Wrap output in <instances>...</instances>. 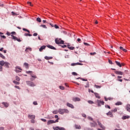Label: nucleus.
Masks as SVG:
<instances>
[{
    "mask_svg": "<svg viewBox=\"0 0 130 130\" xmlns=\"http://www.w3.org/2000/svg\"><path fill=\"white\" fill-rule=\"evenodd\" d=\"M16 70H20V71H22V69H21V67H16L15 68Z\"/></svg>",
    "mask_w": 130,
    "mask_h": 130,
    "instance_id": "obj_42",
    "label": "nucleus"
},
{
    "mask_svg": "<svg viewBox=\"0 0 130 130\" xmlns=\"http://www.w3.org/2000/svg\"><path fill=\"white\" fill-rule=\"evenodd\" d=\"M41 27H43V28H45V29L47 28V27H46V25H41Z\"/></svg>",
    "mask_w": 130,
    "mask_h": 130,
    "instance_id": "obj_47",
    "label": "nucleus"
},
{
    "mask_svg": "<svg viewBox=\"0 0 130 130\" xmlns=\"http://www.w3.org/2000/svg\"><path fill=\"white\" fill-rule=\"evenodd\" d=\"M94 123H90V125L91 127H95L97 125V123L93 121Z\"/></svg>",
    "mask_w": 130,
    "mask_h": 130,
    "instance_id": "obj_7",
    "label": "nucleus"
},
{
    "mask_svg": "<svg viewBox=\"0 0 130 130\" xmlns=\"http://www.w3.org/2000/svg\"><path fill=\"white\" fill-rule=\"evenodd\" d=\"M24 66L25 67L26 69H29V64L28 63L25 62Z\"/></svg>",
    "mask_w": 130,
    "mask_h": 130,
    "instance_id": "obj_22",
    "label": "nucleus"
},
{
    "mask_svg": "<svg viewBox=\"0 0 130 130\" xmlns=\"http://www.w3.org/2000/svg\"><path fill=\"white\" fill-rule=\"evenodd\" d=\"M88 102L89 103V104H93L94 102L92 101H88Z\"/></svg>",
    "mask_w": 130,
    "mask_h": 130,
    "instance_id": "obj_51",
    "label": "nucleus"
},
{
    "mask_svg": "<svg viewBox=\"0 0 130 130\" xmlns=\"http://www.w3.org/2000/svg\"><path fill=\"white\" fill-rule=\"evenodd\" d=\"M41 120H42V121H44V122H46V119L43 118L41 119Z\"/></svg>",
    "mask_w": 130,
    "mask_h": 130,
    "instance_id": "obj_53",
    "label": "nucleus"
},
{
    "mask_svg": "<svg viewBox=\"0 0 130 130\" xmlns=\"http://www.w3.org/2000/svg\"><path fill=\"white\" fill-rule=\"evenodd\" d=\"M30 118H31V119H35V115H31Z\"/></svg>",
    "mask_w": 130,
    "mask_h": 130,
    "instance_id": "obj_37",
    "label": "nucleus"
},
{
    "mask_svg": "<svg viewBox=\"0 0 130 130\" xmlns=\"http://www.w3.org/2000/svg\"><path fill=\"white\" fill-rule=\"evenodd\" d=\"M0 130H5V127H0Z\"/></svg>",
    "mask_w": 130,
    "mask_h": 130,
    "instance_id": "obj_63",
    "label": "nucleus"
},
{
    "mask_svg": "<svg viewBox=\"0 0 130 130\" xmlns=\"http://www.w3.org/2000/svg\"><path fill=\"white\" fill-rule=\"evenodd\" d=\"M82 115L83 117H85V118L87 117V116L85 114H82Z\"/></svg>",
    "mask_w": 130,
    "mask_h": 130,
    "instance_id": "obj_57",
    "label": "nucleus"
},
{
    "mask_svg": "<svg viewBox=\"0 0 130 130\" xmlns=\"http://www.w3.org/2000/svg\"><path fill=\"white\" fill-rule=\"evenodd\" d=\"M67 106H68V107H70V108H72V109H74V108H75V107L74 106V105L69 103H67Z\"/></svg>",
    "mask_w": 130,
    "mask_h": 130,
    "instance_id": "obj_11",
    "label": "nucleus"
},
{
    "mask_svg": "<svg viewBox=\"0 0 130 130\" xmlns=\"http://www.w3.org/2000/svg\"><path fill=\"white\" fill-rule=\"evenodd\" d=\"M54 26L55 28V29H58V28H59V27L57 26V25L56 24H55Z\"/></svg>",
    "mask_w": 130,
    "mask_h": 130,
    "instance_id": "obj_50",
    "label": "nucleus"
},
{
    "mask_svg": "<svg viewBox=\"0 0 130 130\" xmlns=\"http://www.w3.org/2000/svg\"><path fill=\"white\" fill-rule=\"evenodd\" d=\"M126 109H127V111L130 112V105H127Z\"/></svg>",
    "mask_w": 130,
    "mask_h": 130,
    "instance_id": "obj_28",
    "label": "nucleus"
},
{
    "mask_svg": "<svg viewBox=\"0 0 130 130\" xmlns=\"http://www.w3.org/2000/svg\"><path fill=\"white\" fill-rule=\"evenodd\" d=\"M128 118H129V116H123L122 117V119H123V120H124L125 119H128Z\"/></svg>",
    "mask_w": 130,
    "mask_h": 130,
    "instance_id": "obj_15",
    "label": "nucleus"
},
{
    "mask_svg": "<svg viewBox=\"0 0 130 130\" xmlns=\"http://www.w3.org/2000/svg\"><path fill=\"white\" fill-rule=\"evenodd\" d=\"M75 128L77 129H81V126L80 125H75Z\"/></svg>",
    "mask_w": 130,
    "mask_h": 130,
    "instance_id": "obj_23",
    "label": "nucleus"
},
{
    "mask_svg": "<svg viewBox=\"0 0 130 130\" xmlns=\"http://www.w3.org/2000/svg\"><path fill=\"white\" fill-rule=\"evenodd\" d=\"M88 119L89 120H92V121H93V119L92 118V117H88Z\"/></svg>",
    "mask_w": 130,
    "mask_h": 130,
    "instance_id": "obj_55",
    "label": "nucleus"
},
{
    "mask_svg": "<svg viewBox=\"0 0 130 130\" xmlns=\"http://www.w3.org/2000/svg\"><path fill=\"white\" fill-rule=\"evenodd\" d=\"M33 104H34V105H38V104L37 103V102H34Z\"/></svg>",
    "mask_w": 130,
    "mask_h": 130,
    "instance_id": "obj_58",
    "label": "nucleus"
},
{
    "mask_svg": "<svg viewBox=\"0 0 130 130\" xmlns=\"http://www.w3.org/2000/svg\"><path fill=\"white\" fill-rule=\"evenodd\" d=\"M45 48H46V46H42L39 49V51L41 52L43 50V49H45Z\"/></svg>",
    "mask_w": 130,
    "mask_h": 130,
    "instance_id": "obj_14",
    "label": "nucleus"
},
{
    "mask_svg": "<svg viewBox=\"0 0 130 130\" xmlns=\"http://www.w3.org/2000/svg\"><path fill=\"white\" fill-rule=\"evenodd\" d=\"M5 63H6V62H5V61L4 60L0 61V66H1L2 67H4Z\"/></svg>",
    "mask_w": 130,
    "mask_h": 130,
    "instance_id": "obj_16",
    "label": "nucleus"
},
{
    "mask_svg": "<svg viewBox=\"0 0 130 130\" xmlns=\"http://www.w3.org/2000/svg\"><path fill=\"white\" fill-rule=\"evenodd\" d=\"M47 47L48 48H50V49H53L54 50H56V48L54 47H53V46H52V45H47Z\"/></svg>",
    "mask_w": 130,
    "mask_h": 130,
    "instance_id": "obj_9",
    "label": "nucleus"
},
{
    "mask_svg": "<svg viewBox=\"0 0 130 130\" xmlns=\"http://www.w3.org/2000/svg\"><path fill=\"white\" fill-rule=\"evenodd\" d=\"M120 49L121 50H123V51H124V52H126L127 51V50L126 49H123V47H120Z\"/></svg>",
    "mask_w": 130,
    "mask_h": 130,
    "instance_id": "obj_25",
    "label": "nucleus"
},
{
    "mask_svg": "<svg viewBox=\"0 0 130 130\" xmlns=\"http://www.w3.org/2000/svg\"><path fill=\"white\" fill-rule=\"evenodd\" d=\"M67 46L71 50H74L75 49V47H71L70 45H68Z\"/></svg>",
    "mask_w": 130,
    "mask_h": 130,
    "instance_id": "obj_17",
    "label": "nucleus"
},
{
    "mask_svg": "<svg viewBox=\"0 0 130 130\" xmlns=\"http://www.w3.org/2000/svg\"><path fill=\"white\" fill-rule=\"evenodd\" d=\"M15 88H16V89H20V87H19V86L16 85V86H15Z\"/></svg>",
    "mask_w": 130,
    "mask_h": 130,
    "instance_id": "obj_61",
    "label": "nucleus"
},
{
    "mask_svg": "<svg viewBox=\"0 0 130 130\" xmlns=\"http://www.w3.org/2000/svg\"><path fill=\"white\" fill-rule=\"evenodd\" d=\"M105 107L106 108H109V109H110L111 108L110 106H109L108 105H105Z\"/></svg>",
    "mask_w": 130,
    "mask_h": 130,
    "instance_id": "obj_48",
    "label": "nucleus"
},
{
    "mask_svg": "<svg viewBox=\"0 0 130 130\" xmlns=\"http://www.w3.org/2000/svg\"><path fill=\"white\" fill-rule=\"evenodd\" d=\"M11 36H12V39H14V40H17V37H15V36H13V35H11Z\"/></svg>",
    "mask_w": 130,
    "mask_h": 130,
    "instance_id": "obj_35",
    "label": "nucleus"
},
{
    "mask_svg": "<svg viewBox=\"0 0 130 130\" xmlns=\"http://www.w3.org/2000/svg\"><path fill=\"white\" fill-rule=\"evenodd\" d=\"M24 36H32V35L30 34H24Z\"/></svg>",
    "mask_w": 130,
    "mask_h": 130,
    "instance_id": "obj_41",
    "label": "nucleus"
},
{
    "mask_svg": "<svg viewBox=\"0 0 130 130\" xmlns=\"http://www.w3.org/2000/svg\"><path fill=\"white\" fill-rule=\"evenodd\" d=\"M9 64H10L9 62H5V67H6L7 69H9V68H10V66H9Z\"/></svg>",
    "mask_w": 130,
    "mask_h": 130,
    "instance_id": "obj_21",
    "label": "nucleus"
},
{
    "mask_svg": "<svg viewBox=\"0 0 130 130\" xmlns=\"http://www.w3.org/2000/svg\"><path fill=\"white\" fill-rule=\"evenodd\" d=\"M60 43L59 44H63L64 43V41H63V40H60Z\"/></svg>",
    "mask_w": 130,
    "mask_h": 130,
    "instance_id": "obj_46",
    "label": "nucleus"
},
{
    "mask_svg": "<svg viewBox=\"0 0 130 130\" xmlns=\"http://www.w3.org/2000/svg\"><path fill=\"white\" fill-rule=\"evenodd\" d=\"M114 73H116V75H120L121 76L123 75V73H122L121 71H115Z\"/></svg>",
    "mask_w": 130,
    "mask_h": 130,
    "instance_id": "obj_13",
    "label": "nucleus"
},
{
    "mask_svg": "<svg viewBox=\"0 0 130 130\" xmlns=\"http://www.w3.org/2000/svg\"><path fill=\"white\" fill-rule=\"evenodd\" d=\"M112 112L115 113L116 111H117V109L115 108L114 110H111Z\"/></svg>",
    "mask_w": 130,
    "mask_h": 130,
    "instance_id": "obj_39",
    "label": "nucleus"
},
{
    "mask_svg": "<svg viewBox=\"0 0 130 130\" xmlns=\"http://www.w3.org/2000/svg\"><path fill=\"white\" fill-rule=\"evenodd\" d=\"M115 62H116L117 66L119 67V68H121V63H120V62H118L117 61H115Z\"/></svg>",
    "mask_w": 130,
    "mask_h": 130,
    "instance_id": "obj_20",
    "label": "nucleus"
},
{
    "mask_svg": "<svg viewBox=\"0 0 130 130\" xmlns=\"http://www.w3.org/2000/svg\"><path fill=\"white\" fill-rule=\"evenodd\" d=\"M27 4H28V5H29V6H32V3H31V2H28Z\"/></svg>",
    "mask_w": 130,
    "mask_h": 130,
    "instance_id": "obj_62",
    "label": "nucleus"
},
{
    "mask_svg": "<svg viewBox=\"0 0 130 130\" xmlns=\"http://www.w3.org/2000/svg\"><path fill=\"white\" fill-rule=\"evenodd\" d=\"M26 83L28 86H30V87H35L36 86L34 83L30 81H26Z\"/></svg>",
    "mask_w": 130,
    "mask_h": 130,
    "instance_id": "obj_2",
    "label": "nucleus"
},
{
    "mask_svg": "<svg viewBox=\"0 0 130 130\" xmlns=\"http://www.w3.org/2000/svg\"><path fill=\"white\" fill-rule=\"evenodd\" d=\"M0 57H1L2 58H3V59H5L6 58V57L4 56L3 54H2L1 52H0Z\"/></svg>",
    "mask_w": 130,
    "mask_h": 130,
    "instance_id": "obj_30",
    "label": "nucleus"
},
{
    "mask_svg": "<svg viewBox=\"0 0 130 130\" xmlns=\"http://www.w3.org/2000/svg\"><path fill=\"white\" fill-rule=\"evenodd\" d=\"M83 44H84V45H85V46H90V44H89L87 43L84 42Z\"/></svg>",
    "mask_w": 130,
    "mask_h": 130,
    "instance_id": "obj_45",
    "label": "nucleus"
},
{
    "mask_svg": "<svg viewBox=\"0 0 130 130\" xmlns=\"http://www.w3.org/2000/svg\"><path fill=\"white\" fill-rule=\"evenodd\" d=\"M90 87V84H89V82H87L86 85L85 86V88H89Z\"/></svg>",
    "mask_w": 130,
    "mask_h": 130,
    "instance_id": "obj_32",
    "label": "nucleus"
},
{
    "mask_svg": "<svg viewBox=\"0 0 130 130\" xmlns=\"http://www.w3.org/2000/svg\"><path fill=\"white\" fill-rule=\"evenodd\" d=\"M1 37L3 38L4 39H6V38H7V37H6V36H1Z\"/></svg>",
    "mask_w": 130,
    "mask_h": 130,
    "instance_id": "obj_60",
    "label": "nucleus"
},
{
    "mask_svg": "<svg viewBox=\"0 0 130 130\" xmlns=\"http://www.w3.org/2000/svg\"><path fill=\"white\" fill-rule=\"evenodd\" d=\"M60 40H61V39H58V38L56 39L55 40V42L56 44H59L60 42Z\"/></svg>",
    "mask_w": 130,
    "mask_h": 130,
    "instance_id": "obj_12",
    "label": "nucleus"
},
{
    "mask_svg": "<svg viewBox=\"0 0 130 130\" xmlns=\"http://www.w3.org/2000/svg\"><path fill=\"white\" fill-rule=\"evenodd\" d=\"M73 101L77 102V101H81V99L78 97H75L73 99Z\"/></svg>",
    "mask_w": 130,
    "mask_h": 130,
    "instance_id": "obj_10",
    "label": "nucleus"
},
{
    "mask_svg": "<svg viewBox=\"0 0 130 130\" xmlns=\"http://www.w3.org/2000/svg\"><path fill=\"white\" fill-rule=\"evenodd\" d=\"M37 22H39V23H41V19L40 18H39V17H38V18H37Z\"/></svg>",
    "mask_w": 130,
    "mask_h": 130,
    "instance_id": "obj_36",
    "label": "nucleus"
},
{
    "mask_svg": "<svg viewBox=\"0 0 130 130\" xmlns=\"http://www.w3.org/2000/svg\"><path fill=\"white\" fill-rule=\"evenodd\" d=\"M53 58V57H48V56H45V59L48 60V59H52Z\"/></svg>",
    "mask_w": 130,
    "mask_h": 130,
    "instance_id": "obj_27",
    "label": "nucleus"
},
{
    "mask_svg": "<svg viewBox=\"0 0 130 130\" xmlns=\"http://www.w3.org/2000/svg\"><path fill=\"white\" fill-rule=\"evenodd\" d=\"M14 84H15V85H20V82H17L15 80L13 81Z\"/></svg>",
    "mask_w": 130,
    "mask_h": 130,
    "instance_id": "obj_33",
    "label": "nucleus"
},
{
    "mask_svg": "<svg viewBox=\"0 0 130 130\" xmlns=\"http://www.w3.org/2000/svg\"><path fill=\"white\" fill-rule=\"evenodd\" d=\"M94 94L96 98H98V99H100V96L98 93L94 92Z\"/></svg>",
    "mask_w": 130,
    "mask_h": 130,
    "instance_id": "obj_26",
    "label": "nucleus"
},
{
    "mask_svg": "<svg viewBox=\"0 0 130 130\" xmlns=\"http://www.w3.org/2000/svg\"><path fill=\"white\" fill-rule=\"evenodd\" d=\"M15 72H16V73H21V71L16 69L15 70Z\"/></svg>",
    "mask_w": 130,
    "mask_h": 130,
    "instance_id": "obj_52",
    "label": "nucleus"
},
{
    "mask_svg": "<svg viewBox=\"0 0 130 130\" xmlns=\"http://www.w3.org/2000/svg\"><path fill=\"white\" fill-rule=\"evenodd\" d=\"M11 34H12V35H16V32H15V31H12V32H11Z\"/></svg>",
    "mask_w": 130,
    "mask_h": 130,
    "instance_id": "obj_59",
    "label": "nucleus"
},
{
    "mask_svg": "<svg viewBox=\"0 0 130 130\" xmlns=\"http://www.w3.org/2000/svg\"><path fill=\"white\" fill-rule=\"evenodd\" d=\"M54 130H66V129L62 127L56 126L53 127Z\"/></svg>",
    "mask_w": 130,
    "mask_h": 130,
    "instance_id": "obj_5",
    "label": "nucleus"
},
{
    "mask_svg": "<svg viewBox=\"0 0 130 130\" xmlns=\"http://www.w3.org/2000/svg\"><path fill=\"white\" fill-rule=\"evenodd\" d=\"M94 87H95V88L96 89H100V88H101V87H102V86H99V85H97L96 84L94 85Z\"/></svg>",
    "mask_w": 130,
    "mask_h": 130,
    "instance_id": "obj_31",
    "label": "nucleus"
},
{
    "mask_svg": "<svg viewBox=\"0 0 130 130\" xmlns=\"http://www.w3.org/2000/svg\"><path fill=\"white\" fill-rule=\"evenodd\" d=\"M97 102H98V106L99 107H100V106H101V104L102 105H104V101H100V100H97Z\"/></svg>",
    "mask_w": 130,
    "mask_h": 130,
    "instance_id": "obj_4",
    "label": "nucleus"
},
{
    "mask_svg": "<svg viewBox=\"0 0 130 130\" xmlns=\"http://www.w3.org/2000/svg\"><path fill=\"white\" fill-rule=\"evenodd\" d=\"M58 112L59 113V114H63L64 113H69L70 112V111H69V110L66 109H59L58 110Z\"/></svg>",
    "mask_w": 130,
    "mask_h": 130,
    "instance_id": "obj_1",
    "label": "nucleus"
},
{
    "mask_svg": "<svg viewBox=\"0 0 130 130\" xmlns=\"http://www.w3.org/2000/svg\"><path fill=\"white\" fill-rule=\"evenodd\" d=\"M52 123H55V122L53 120H49L47 122V125H49L50 124H52Z\"/></svg>",
    "mask_w": 130,
    "mask_h": 130,
    "instance_id": "obj_6",
    "label": "nucleus"
},
{
    "mask_svg": "<svg viewBox=\"0 0 130 130\" xmlns=\"http://www.w3.org/2000/svg\"><path fill=\"white\" fill-rule=\"evenodd\" d=\"M108 62L110 64H113V62H112V61H111V60L109 59Z\"/></svg>",
    "mask_w": 130,
    "mask_h": 130,
    "instance_id": "obj_44",
    "label": "nucleus"
},
{
    "mask_svg": "<svg viewBox=\"0 0 130 130\" xmlns=\"http://www.w3.org/2000/svg\"><path fill=\"white\" fill-rule=\"evenodd\" d=\"M106 115L108 116H110V117H113V114H112V112L109 111V112L106 113Z\"/></svg>",
    "mask_w": 130,
    "mask_h": 130,
    "instance_id": "obj_8",
    "label": "nucleus"
},
{
    "mask_svg": "<svg viewBox=\"0 0 130 130\" xmlns=\"http://www.w3.org/2000/svg\"><path fill=\"white\" fill-rule=\"evenodd\" d=\"M15 79L16 81H17L18 82H20V77H19L18 76H16Z\"/></svg>",
    "mask_w": 130,
    "mask_h": 130,
    "instance_id": "obj_34",
    "label": "nucleus"
},
{
    "mask_svg": "<svg viewBox=\"0 0 130 130\" xmlns=\"http://www.w3.org/2000/svg\"><path fill=\"white\" fill-rule=\"evenodd\" d=\"M23 31H26V32H28V33H30V30L26 29V28H23Z\"/></svg>",
    "mask_w": 130,
    "mask_h": 130,
    "instance_id": "obj_40",
    "label": "nucleus"
},
{
    "mask_svg": "<svg viewBox=\"0 0 130 130\" xmlns=\"http://www.w3.org/2000/svg\"><path fill=\"white\" fill-rule=\"evenodd\" d=\"M90 55H95L96 54V52H93L90 53Z\"/></svg>",
    "mask_w": 130,
    "mask_h": 130,
    "instance_id": "obj_54",
    "label": "nucleus"
},
{
    "mask_svg": "<svg viewBox=\"0 0 130 130\" xmlns=\"http://www.w3.org/2000/svg\"><path fill=\"white\" fill-rule=\"evenodd\" d=\"M72 75L73 76H78V73H77L76 72H72Z\"/></svg>",
    "mask_w": 130,
    "mask_h": 130,
    "instance_id": "obj_43",
    "label": "nucleus"
},
{
    "mask_svg": "<svg viewBox=\"0 0 130 130\" xmlns=\"http://www.w3.org/2000/svg\"><path fill=\"white\" fill-rule=\"evenodd\" d=\"M97 122L98 123V125H99L101 128H102L103 129H105V126L103 125L102 123H101V122L99 121V120H98Z\"/></svg>",
    "mask_w": 130,
    "mask_h": 130,
    "instance_id": "obj_3",
    "label": "nucleus"
},
{
    "mask_svg": "<svg viewBox=\"0 0 130 130\" xmlns=\"http://www.w3.org/2000/svg\"><path fill=\"white\" fill-rule=\"evenodd\" d=\"M25 51L28 52V51H32V49L30 47L26 48L25 49Z\"/></svg>",
    "mask_w": 130,
    "mask_h": 130,
    "instance_id": "obj_24",
    "label": "nucleus"
},
{
    "mask_svg": "<svg viewBox=\"0 0 130 130\" xmlns=\"http://www.w3.org/2000/svg\"><path fill=\"white\" fill-rule=\"evenodd\" d=\"M72 67H75V66H78V63H73L71 64Z\"/></svg>",
    "mask_w": 130,
    "mask_h": 130,
    "instance_id": "obj_38",
    "label": "nucleus"
},
{
    "mask_svg": "<svg viewBox=\"0 0 130 130\" xmlns=\"http://www.w3.org/2000/svg\"><path fill=\"white\" fill-rule=\"evenodd\" d=\"M59 89H60L61 90H64V87L60 86Z\"/></svg>",
    "mask_w": 130,
    "mask_h": 130,
    "instance_id": "obj_49",
    "label": "nucleus"
},
{
    "mask_svg": "<svg viewBox=\"0 0 130 130\" xmlns=\"http://www.w3.org/2000/svg\"><path fill=\"white\" fill-rule=\"evenodd\" d=\"M81 79V80H82V81H85V82H87V81H88V80L87 79H84V78H81V77H79V78H76V80H79V79Z\"/></svg>",
    "mask_w": 130,
    "mask_h": 130,
    "instance_id": "obj_19",
    "label": "nucleus"
},
{
    "mask_svg": "<svg viewBox=\"0 0 130 130\" xmlns=\"http://www.w3.org/2000/svg\"><path fill=\"white\" fill-rule=\"evenodd\" d=\"M115 105H122V103L121 102H118L117 103H115Z\"/></svg>",
    "mask_w": 130,
    "mask_h": 130,
    "instance_id": "obj_29",
    "label": "nucleus"
},
{
    "mask_svg": "<svg viewBox=\"0 0 130 130\" xmlns=\"http://www.w3.org/2000/svg\"><path fill=\"white\" fill-rule=\"evenodd\" d=\"M37 35H38V34L36 32L33 34V36H37Z\"/></svg>",
    "mask_w": 130,
    "mask_h": 130,
    "instance_id": "obj_64",
    "label": "nucleus"
},
{
    "mask_svg": "<svg viewBox=\"0 0 130 130\" xmlns=\"http://www.w3.org/2000/svg\"><path fill=\"white\" fill-rule=\"evenodd\" d=\"M2 104L3 105H4V106L5 107H9V104H8L7 103H5V102H3L2 103Z\"/></svg>",
    "mask_w": 130,
    "mask_h": 130,
    "instance_id": "obj_18",
    "label": "nucleus"
},
{
    "mask_svg": "<svg viewBox=\"0 0 130 130\" xmlns=\"http://www.w3.org/2000/svg\"><path fill=\"white\" fill-rule=\"evenodd\" d=\"M59 120V118H57L55 121H54L55 123V122H58V120Z\"/></svg>",
    "mask_w": 130,
    "mask_h": 130,
    "instance_id": "obj_56",
    "label": "nucleus"
}]
</instances>
